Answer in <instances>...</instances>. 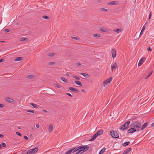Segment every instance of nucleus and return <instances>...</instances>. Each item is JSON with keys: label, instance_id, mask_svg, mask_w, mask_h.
Masks as SVG:
<instances>
[{"label": "nucleus", "instance_id": "f257e3e1", "mask_svg": "<svg viewBox=\"0 0 154 154\" xmlns=\"http://www.w3.org/2000/svg\"><path fill=\"white\" fill-rule=\"evenodd\" d=\"M140 123L138 122H132L131 123V126L134 128L137 131H140L141 126Z\"/></svg>", "mask_w": 154, "mask_h": 154}, {"label": "nucleus", "instance_id": "f03ea898", "mask_svg": "<svg viewBox=\"0 0 154 154\" xmlns=\"http://www.w3.org/2000/svg\"><path fill=\"white\" fill-rule=\"evenodd\" d=\"M74 148L75 152L79 150L78 152L75 154H81L85 152L83 147H82V146H79L77 148Z\"/></svg>", "mask_w": 154, "mask_h": 154}, {"label": "nucleus", "instance_id": "7ed1b4c3", "mask_svg": "<svg viewBox=\"0 0 154 154\" xmlns=\"http://www.w3.org/2000/svg\"><path fill=\"white\" fill-rule=\"evenodd\" d=\"M111 136L113 138H118L119 136L118 133L116 131H110Z\"/></svg>", "mask_w": 154, "mask_h": 154}, {"label": "nucleus", "instance_id": "20e7f679", "mask_svg": "<svg viewBox=\"0 0 154 154\" xmlns=\"http://www.w3.org/2000/svg\"><path fill=\"white\" fill-rule=\"evenodd\" d=\"M130 123L129 121H127L124 124L122 125L120 128V129L124 130L128 128V125Z\"/></svg>", "mask_w": 154, "mask_h": 154}, {"label": "nucleus", "instance_id": "39448f33", "mask_svg": "<svg viewBox=\"0 0 154 154\" xmlns=\"http://www.w3.org/2000/svg\"><path fill=\"white\" fill-rule=\"evenodd\" d=\"M112 77H110L109 78L106 79V80L103 82V85L104 86L106 85L107 84L110 82L112 80Z\"/></svg>", "mask_w": 154, "mask_h": 154}, {"label": "nucleus", "instance_id": "423d86ee", "mask_svg": "<svg viewBox=\"0 0 154 154\" xmlns=\"http://www.w3.org/2000/svg\"><path fill=\"white\" fill-rule=\"evenodd\" d=\"M117 67V66L116 62L112 63L111 65V69L112 70V71L113 69H115Z\"/></svg>", "mask_w": 154, "mask_h": 154}, {"label": "nucleus", "instance_id": "0eeeda50", "mask_svg": "<svg viewBox=\"0 0 154 154\" xmlns=\"http://www.w3.org/2000/svg\"><path fill=\"white\" fill-rule=\"evenodd\" d=\"M146 58L145 57H143L141 58L140 60L139 63H138V65L139 66H140L142 65L144 62V60H145Z\"/></svg>", "mask_w": 154, "mask_h": 154}, {"label": "nucleus", "instance_id": "6e6552de", "mask_svg": "<svg viewBox=\"0 0 154 154\" xmlns=\"http://www.w3.org/2000/svg\"><path fill=\"white\" fill-rule=\"evenodd\" d=\"M131 148H129L125 150L122 153V154H128L131 151Z\"/></svg>", "mask_w": 154, "mask_h": 154}, {"label": "nucleus", "instance_id": "1a4fd4ad", "mask_svg": "<svg viewBox=\"0 0 154 154\" xmlns=\"http://www.w3.org/2000/svg\"><path fill=\"white\" fill-rule=\"evenodd\" d=\"M111 53L112 56L113 58H115L116 56V50L113 48L111 50Z\"/></svg>", "mask_w": 154, "mask_h": 154}, {"label": "nucleus", "instance_id": "9d476101", "mask_svg": "<svg viewBox=\"0 0 154 154\" xmlns=\"http://www.w3.org/2000/svg\"><path fill=\"white\" fill-rule=\"evenodd\" d=\"M137 131L134 128H131L128 130V133H133Z\"/></svg>", "mask_w": 154, "mask_h": 154}, {"label": "nucleus", "instance_id": "9b49d317", "mask_svg": "<svg viewBox=\"0 0 154 154\" xmlns=\"http://www.w3.org/2000/svg\"><path fill=\"white\" fill-rule=\"evenodd\" d=\"M69 89L71 91H72L73 92L75 93H77L79 92L78 90L74 88L69 87Z\"/></svg>", "mask_w": 154, "mask_h": 154}, {"label": "nucleus", "instance_id": "f8f14e48", "mask_svg": "<svg viewBox=\"0 0 154 154\" xmlns=\"http://www.w3.org/2000/svg\"><path fill=\"white\" fill-rule=\"evenodd\" d=\"M75 152L74 148L71 149L68 151L65 154H70L71 152L73 153Z\"/></svg>", "mask_w": 154, "mask_h": 154}, {"label": "nucleus", "instance_id": "ddd939ff", "mask_svg": "<svg viewBox=\"0 0 154 154\" xmlns=\"http://www.w3.org/2000/svg\"><path fill=\"white\" fill-rule=\"evenodd\" d=\"M103 131L102 129H100L96 133L97 136H98L102 134H103Z\"/></svg>", "mask_w": 154, "mask_h": 154}, {"label": "nucleus", "instance_id": "4468645a", "mask_svg": "<svg viewBox=\"0 0 154 154\" xmlns=\"http://www.w3.org/2000/svg\"><path fill=\"white\" fill-rule=\"evenodd\" d=\"M5 100L8 102L12 103L13 102L14 100L9 97H7L5 98Z\"/></svg>", "mask_w": 154, "mask_h": 154}, {"label": "nucleus", "instance_id": "2eb2a0df", "mask_svg": "<svg viewBox=\"0 0 154 154\" xmlns=\"http://www.w3.org/2000/svg\"><path fill=\"white\" fill-rule=\"evenodd\" d=\"M31 150L32 152V154H35L37 152L38 148L36 147L33 149H32Z\"/></svg>", "mask_w": 154, "mask_h": 154}, {"label": "nucleus", "instance_id": "dca6fc26", "mask_svg": "<svg viewBox=\"0 0 154 154\" xmlns=\"http://www.w3.org/2000/svg\"><path fill=\"white\" fill-rule=\"evenodd\" d=\"M48 130L50 132H52L53 130V126L52 124L49 125L48 128Z\"/></svg>", "mask_w": 154, "mask_h": 154}, {"label": "nucleus", "instance_id": "f3484780", "mask_svg": "<svg viewBox=\"0 0 154 154\" xmlns=\"http://www.w3.org/2000/svg\"><path fill=\"white\" fill-rule=\"evenodd\" d=\"M148 125V124L147 123H145L142 126V127H140V130H143Z\"/></svg>", "mask_w": 154, "mask_h": 154}, {"label": "nucleus", "instance_id": "a211bd4d", "mask_svg": "<svg viewBox=\"0 0 154 154\" xmlns=\"http://www.w3.org/2000/svg\"><path fill=\"white\" fill-rule=\"evenodd\" d=\"M107 4L108 5H115L116 4V2L115 1L110 2H108Z\"/></svg>", "mask_w": 154, "mask_h": 154}, {"label": "nucleus", "instance_id": "6ab92c4d", "mask_svg": "<svg viewBox=\"0 0 154 154\" xmlns=\"http://www.w3.org/2000/svg\"><path fill=\"white\" fill-rule=\"evenodd\" d=\"M97 134L95 133V134H94L92 136L91 138V139H90V140H89V141H91L94 140L97 137Z\"/></svg>", "mask_w": 154, "mask_h": 154}, {"label": "nucleus", "instance_id": "aec40b11", "mask_svg": "<svg viewBox=\"0 0 154 154\" xmlns=\"http://www.w3.org/2000/svg\"><path fill=\"white\" fill-rule=\"evenodd\" d=\"M74 83L77 85H78L80 86L81 87L82 86V85L81 82L79 81H74Z\"/></svg>", "mask_w": 154, "mask_h": 154}, {"label": "nucleus", "instance_id": "412c9836", "mask_svg": "<svg viewBox=\"0 0 154 154\" xmlns=\"http://www.w3.org/2000/svg\"><path fill=\"white\" fill-rule=\"evenodd\" d=\"M35 75H28L26 76V78L28 79H32L35 77Z\"/></svg>", "mask_w": 154, "mask_h": 154}, {"label": "nucleus", "instance_id": "4be33fe9", "mask_svg": "<svg viewBox=\"0 0 154 154\" xmlns=\"http://www.w3.org/2000/svg\"><path fill=\"white\" fill-rule=\"evenodd\" d=\"M84 151H85L88 149L89 147L87 145L82 146Z\"/></svg>", "mask_w": 154, "mask_h": 154}, {"label": "nucleus", "instance_id": "5701e85b", "mask_svg": "<svg viewBox=\"0 0 154 154\" xmlns=\"http://www.w3.org/2000/svg\"><path fill=\"white\" fill-rule=\"evenodd\" d=\"M152 72H153L152 71H150L149 72V73L148 74V75L146 76V77H145V79H147L152 74Z\"/></svg>", "mask_w": 154, "mask_h": 154}, {"label": "nucleus", "instance_id": "b1692460", "mask_svg": "<svg viewBox=\"0 0 154 154\" xmlns=\"http://www.w3.org/2000/svg\"><path fill=\"white\" fill-rule=\"evenodd\" d=\"M106 150V148L105 147L103 148L100 151L99 154H103Z\"/></svg>", "mask_w": 154, "mask_h": 154}, {"label": "nucleus", "instance_id": "393cba45", "mask_svg": "<svg viewBox=\"0 0 154 154\" xmlns=\"http://www.w3.org/2000/svg\"><path fill=\"white\" fill-rule=\"evenodd\" d=\"M22 59V57H17L14 60V61H20Z\"/></svg>", "mask_w": 154, "mask_h": 154}, {"label": "nucleus", "instance_id": "a878e982", "mask_svg": "<svg viewBox=\"0 0 154 154\" xmlns=\"http://www.w3.org/2000/svg\"><path fill=\"white\" fill-rule=\"evenodd\" d=\"M130 142L129 141L125 142L122 144V146H126L130 144Z\"/></svg>", "mask_w": 154, "mask_h": 154}, {"label": "nucleus", "instance_id": "bb28decb", "mask_svg": "<svg viewBox=\"0 0 154 154\" xmlns=\"http://www.w3.org/2000/svg\"><path fill=\"white\" fill-rule=\"evenodd\" d=\"M60 79L64 82L65 83L67 82V80L66 79H65L63 77H60Z\"/></svg>", "mask_w": 154, "mask_h": 154}, {"label": "nucleus", "instance_id": "cd10ccee", "mask_svg": "<svg viewBox=\"0 0 154 154\" xmlns=\"http://www.w3.org/2000/svg\"><path fill=\"white\" fill-rule=\"evenodd\" d=\"M80 74L81 75L85 77H88L89 76L87 74H86L85 73H81Z\"/></svg>", "mask_w": 154, "mask_h": 154}, {"label": "nucleus", "instance_id": "c85d7f7f", "mask_svg": "<svg viewBox=\"0 0 154 154\" xmlns=\"http://www.w3.org/2000/svg\"><path fill=\"white\" fill-rule=\"evenodd\" d=\"M30 104L32 105V106H33L34 108H38V106L37 105L35 104L34 103H30Z\"/></svg>", "mask_w": 154, "mask_h": 154}, {"label": "nucleus", "instance_id": "c756f323", "mask_svg": "<svg viewBox=\"0 0 154 154\" xmlns=\"http://www.w3.org/2000/svg\"><path fill=\"white\" fill-rule=\"evenodd\" d=\"M100 30L101 31H103L104 32H106L107 31V29H105L104 28H101Z\"/></svg>", "mask_w": 154, "mask_h": 154}, {"label": "nucleus", "instance_id": "7c9ffc66", "mask_svg": "<svg viewBox=\"0 0 154 154\" xmlns=\"http://www.w3.org/2000/svg\"><path fill=\"white\" fill-rule=\"evenodd\" d=\"M93 36L94 37H100V34H93Z\"/></svg>", "mask_w": 154, "mask_h": 154}, {"label": "nucleus", "instance_id": "2f4dec72", "mask_svg": "<svg viewBox=\"0 0 154 154\" xmlns=\"http://www.w3.org/2000/svg\"><path fill=\"white\" fill-rule=\"evenodd\" d=\"M144 29H145V28H144V26H143V29H142V30H141V31L140 32V34L139 35L140 37L141 35L143 34V32L144 30Z\"/></svg>", "mask_w": 154, "mask_h": 154}, {"label": "nucleus", "instance_id": "473e14b6", "mask_svg": "<svg viewBox=\"0 0 154 154\" xmlns=\"http://www.w3.org/2000/svg\"><path fill=\"white\" fill-rule=\"evenodd\" d=\"M28 40V39L25 37H23L22 38H21L20 41H27Z\"/></svg>", "mask_w": 154, "mask_h": 154}, {"label": "nucleus", "instance_id": "72a5a7b5", "mask_svg": "<svg viewBox=\"0 0 154 154\" xmlns=\"http://www.w3.org/2000/svg\"><path fill=\"white\" fill-rule=\"evenodd\" d=\"M55 54L53 53H49L48 54V55L50 57H53L54 56V55Z\"/></svg>", "mask_w": 154, "mask_h": 154}, {"label": "nucleus", "instance_id": "f704fd0d", "mask_svg": "<svg viewBox=\"0 0 154 154\" xmlns=\"http://www.w3.org/2000/svg\"><path fill=\"white\" fill-rule=\"evenodd\" d=\"M151 16H152V11H150V13H149V17L148 18V20H147V21H148L149 22V21H150L149 20H150Z\"/></svg>", "mask_w": 154, "mask_h": 154}, {"label": "nucleus", "instance_id": "c9c22d12", "mask_svg": "<svg viewBox=\"0 0 154 154\" xmlns=\"http://www.w3.org/2000/svg\"><path fill=\"white\" fill-rule=\"evenodd\" d=\"M116 31V32L117 33H119L120 32H121L122 31V29H116V31Z\"/></svg>", "mask_w": 154, "mask_h": 154}, {"label": "nucleus", "instance_id": "e433bc0d", "mask_svg": "<svg viewBox=\"0 0 154 154\" xmlns=\"http://www.w3.org/2000/svg\"><path fill=\"white\" fill-rule=\"evenodd\" d=\"M32 153L31 149H30L26 153L24 154H32Z\"/></svg>", "mask_w": 154, "mask_h": 154}, {"label": "nucleus", "instance_id": "4c0bfd02", "mask_svg": "<svg viewBox=\"0 0 154 154\" xmlns=\"http://www.w3.org/2000/svg\"><path fill=\"white\" fill-rule=\"evenodd\" d=\"M73 78L78 80H79L80 79V78L79 77L76 75L73 76Z\"/></svg>", "mask_w": 154, "mask_h": 154}, {"label": "nucleus", "instance_id": "58836bf2", "mask_svg": "<svg viewBox=\"0 0 154 154\" xmlns=\"http://www.w3.org/2000/svg\"><path fill=\"white\" fill-rule=\"evenodd\" d=\"M42 18L43 19H48L49 17L47 16L44 15L42 17Z\"/></svg>", "mask_w": 154, "mask_h": 154}, {"label": "nucleus", "instance_id": "ea45409f", "mask_svg": "<svg viewBox=\"0 0 154 154\" xmlns=\"http://www.w3.org/2000/svg\"><path fill=\"white\" fill-rule=\"evenodd\" d=\"M100 10L102 11H106L108 10L107 9L104 8H100Z\"/></svg>", "mask_w": 154, "mask_h": 154}, {"label": "nucleus", "instance_id": "a19ab883", "mask_svg": "<svg viewBox=\"0 0 154 154\" xmlns=\"http://www.w3.org/2000/svg\"><path fill=\"white\" fill-rule=\"evenodd\" d=\"M11 30L8 29H6L5 30V32L7 33L9 31H11Z\"/></svg>", "mask_w": 154, "mask_h": 154}, {"label": "nucleus", "instance_id": "79ce46f5", "mask_svg": "<svg viewBox=\"0 0 154 154\" xmlns=\"http://www.w3.org/2000/svg\"><path fill=\"white\" fill-rule=\"evenodd\" d=\"M55 86L56 87L58 88H60L61 87V86L60 85H59L57 84H56L55 85Z\"/></svg>", "mask_w": 154, "mask_h": 154}, {"label": "nucleus", "instance_id": "37998d69", "mask_svg": "<svg viewBox=\"0 0 154 154\" xmlns=\"http://www.w3.org/2000/svg\"><path fill=\"white\" fill-rule=\"evenodd\" d=\"M55 63V62H49L48 63V64L49 65H52L54 64Z\"/></svg>", "mask_w": 154, "mask_h": 154}, {"label": "nucleus", "instance_id": "c03bdc74", "mask_svg": "<svg viewBox=\"0 0 154 154\" xmlns=\"http://www.w3.org/2000/svg\"><path fill=\"white\" fill-rule=\"evenodd\" d=\"M27 112H32V113H34V111L32 110H27Z\"/></svg>", "mask_w": 154, "mask_h": 154}, {"label": "nucleus", "instance_id": "a18cd8bd", "mask_svg": "<svg viewBox=\"0 0 154 154\" xmlns=\"http://www.w3.org/2000/svg\"><path fill=\"white\" fill-rule=\"evenodd\" d=\"M2 146L5 147L6 146V145L5 143L2 142Z\"/></svg>", "mask_w": 154, "mask_h": 154}, {"label": "nucleus", "instance_id": "49530a36", "mask_svg": "<svg viewBox=\"0 0 154 154\" xmlns=\"http://www.w3.org/2000/svg\"><path fill=\"white\" fill-rule=\"evenodd\" d=\"M16 134L20 137L22 136L21 134L19 132H16Z\"/></svg>", "mask_w": 154, "mask_h": 154}, {"label": "nucleus", "instance_id": "de8ad7c7", "mask_svg": "<svg viewBox=\"0 0 154 154\" xmlns=\"http://www.w3.org/2000/svg\"><path fill=\"white\" fill-rule=\"evenodd\" d=\"M72 38L74 39H79V38L76 37H72Z\"/></svg>", "mask_w": 154, "mask_h": 154}, {"label": "nucleus", "instance_id": "09e8293b", "mask_svg": "<svg viewBox=\"0 0 154 154\" xmlns=\"http://www.w3.org/2000/svg\"><path fill=\"white\" fill-rule=\"evenodd\" d=\"M24 138L25 139H26L27 140H28V138L26 136H24Z\"/></svg>", "mask_w": 154, "mask_h": 154}, {"label": "nucleus", "instance_id": "8fccbe9b", "mask_svg": "<svg viewBox=\"0 0 154 154\" xmlns=\"http://www.w3.org/2000/svg\"><path fill=\"white\" fill-rule=\"evenodd\" d=\"M66 94L67 95H68L69 96H72V95L70 94H69V93H66Z\"/></svg>", "mask_w": 154, "mask_h": 154}, {"label": "nucleus", "instance_id": "3c124183", "mask_svg": "<svg viewBox=\"0 0 154 154\" xmlns=\"http://www.w3.org/2000/svg\"><path fill=\"white\" fill-rule=\"evenodd\" d=\"M76 65L77 66H79L81 65V63L79 62H77L76 63Z\"/></svg>", "mask_w": 154, "mask_h": 154}, {"label": "nucleus", "instance_id": "603ef678", "mask_svg": "<svg viewBox=\"0 0 154 154\" xmlns=\"http://www.w3.org/2000/svg\"><path fill=\"white\" fill-rule=\"evenodd\" d=\"M36 125L37 128H38L39 127V125L38 124H36Z\"/></svg>", "mask_w": 154, "mask_h": 154}, {"label": "nucleus", "instance_id": "864d4df0", "mask_svg": "<svg viewBox=\"0 0 154 154\" xmlns=\"http://www.w3.org/2000/svg\"><path fill=\"white\" fill-rule=\"evenodd\" d=\"M147 51H151V49L150 47H149L147 49Z\"/></svg>", "mask_w": 154, "mask_h": 154}, {"label": "nucleus", "instance_id": "5fc2aeb1", "mask_svg": "<svg viewBox=\"0 0 154 154\" xmlns=\"http://www.w3.org/2000/svg\"><path fill=\"white\" fill-rule=\"evenodd\" d=\"M3 107V105L0 103V107L2 108Z\"/></svg>", "mask_w": 154, "mask_h": 154}, {"label": "nucleus", "instance_id": "6e6d98bb", "mask_svg": "<svg viewBox=\"0 0 154 154\" xmlns=\"http://www.w3.org/2000/svg\"><path fill=\"white\" fill-rule=\"evenodd\" d=\"M4 136L3 135L1 134H0V138H2L4 137Z\"/></svg>", "mask_w": 154, "mask_h": 154}, {"label": "nucleus", "instance_id": "4d7b16f0", "mask_svg": "<svg viewBox=\"0 0 154 154\" xmlns=\"http://www.w3.org/2000/svg\"><path fill=\"white\" fill-rule=\"evenodd\" d=\"M4 61V60L3 59H1L0 60V63L3 62Z\"/></svg>", "mask_w": 154, "mask_h": 154}, {"label": "nucleus", "instance_id": "13d9d810", "mask_svg": "<svg viewBox=\"0 0 154 154\" xmlns=\"http://www.w3.org/2000/svg\"><path fill=\"white\" fill-rule=\"evenodd\" d=\"M43 111L45 112H47V111L46 110H45V109H43Z\"/></svg>", "mask_w": 154, "mask_h": 154}, {"label": "nucleus", "instance_id": "bf43d9fd", "mask_svg": "<svg viewBox=\"0 0 154 154\" xmlns=\"http://www.w3.org/2000/svg\"><path fill=\"white\" fill-rule=\"evenodd\" d=\"M66 75L68 76H70V75H69V73H66Z\"/></svg>", "mask_w": 154, "mask_h": 154}, {"label": "nucleus", "instance_id": "052dcab7", "mask_svg": "<svg viewBox=\"0 0 154 154\" xmlns=\"http://www.w3.org/2000/svg\"><path fill=\"white\" fill-rule=\"evenodd\" d=\"M81 91L82 92H85V90L83 89H82L81 90Z\"/></svg>", "mask_w": 154, "mask_h": 154}, {"label": "nucleus", "instance_id": "680f3d73", "mask_svg": "<svg viewBox=\"0 0 154 154\" xmlns=\"http://www.w3.org/2000/svg\"><path fill=\"white\" fill-rule=\"evenodd\" d=\"M152 126L154 127V122L152 124Z\"/></svg>", "mask_w": 154, "mask_h": 154}, {"label": "nucleus", "instance_id": "e2e57ef3", "mask_svg": "<svg viewBox=\"0 0 154 154\" xmlns=\"http://www.w3.org/2000/svg\"><path fill=\"white\" fill-rule=\"evenodd\" d=\"M1 148V145L0 144V148Z\"/></svg>", "mask_w": 154, "mask_h": 154}, {"label": "nucleus", "instance_id": "0e129e2a", "mask_svg": "<svg viewBox=\"0 0 154 154\" xmlns=\"http://www.w3.org/2000/svg\"><path fill=\"white\" fill-rule=\"evenodd\" d=\"M1 42H5V41H1Z\"/></svg>", "mask_w": 154, "mask_h": 154}, {"label": "nucleus", "instance_id": "69168bd1", "mask_svg": "<svg viewBox=\"0 0 154 154\" xmlns=\"http://www.w3.org/2000/svg\"><path fill=\"white\" fill-rule=\"evenodd\" d=\"M18 128L19 129H20L21 128L20 127H18Z\"/></svg>", "mask_w": 154, "mask_h": 154}, {"label": "nucleus", "instance_id": "338daca9", "mask_svg": "<svg viewBox=\"0 0 154 154\" xmlns=\"http://www.w3.org/2000/svg\"><path fill=\"white\" fill-rule=\"evenodd\" d=\"M26 151V150L24 151V152H25V151Z\"/></svg>", "mask_w": 154, "mask_h": 154}]
</instances>
